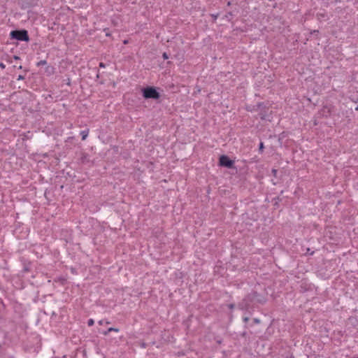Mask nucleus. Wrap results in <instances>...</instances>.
<instances>
[{"label": "nucleus", "mask_w": 358, "mask_h": 358, "mask_svg": "<svg viewBox=\"0 0 358 358\" xmlns=\"http://www.w3.org/2000/svg\"><path fill=\"white\" fill-rule=\"evenodd\" d=\"M109 322H105L104 320H100L99 321V324L102 325L103 324H108Z\"/></svg>", "instance_id": "nucleus-7"}, {"label": "nucleus", "mask_w": 358, "mask_h": 358, "mask_svg": "<svg viewBox=\"0 0 358 358\" xmlns=\"http://www.w3.org/2000/svg\"><path fill=\"white\" fill-rule=\"evenodd\" d=\"M162 56L164 59H167L169 58L168 55L166 52L163 53Z\"/></svg>", "instance_id": "nucleus-9"}, {"label": "nucleus", "mask_w": 358, "mask_h": 358, "mask_svg": "<svg viewBox=\"0 0 358 358\" xmlns=\"http://www.w3.org/2000/svg\"><path fill=\"white\" fill-rule=\"evenodd\" d=\"M23 79H24V76H22V75L18 76V78H17L18 80H23Z\"/></svg>", "instance_id": "nucleus-11"}, {"label": "nucleus", "mask_w": 358, "mask_h": 358, "mask_svg": "<svg viewBox=\"0 0 358 358\" xmlns=\"http://www.w3.org/2000/svg\"><path fill=\"white\" fill-rule=\"evenodd\" d=\"M229 308H234V305H233V304H231V305L229 306Z\"/></svg>", "instance_id": "nucleus-13"}, {"label": "nucleus", "mask_w": 358, "mask_h": 358, "mask_svg": "<svg viewBox=\"0 0 358 358\" xmlns=\"http://www.w3.org/2000/svg\"><path fill=\"white\" fill-rule=\"evenodd\" d=\"M99 67H101V68H105V67H106V65H105L103 62H101V63L99 64Z\"/></svg>", "instance_id": "nucleus-10"}, {"label": "nucleus", "mask_w": 358, "mask_h": 358, "mask_svg": "<svg viewBox=\"0 0 358 358\" xmlns=\"http://www.w3.org/2000/svg\"><path fill=\"white\" fill-rule=\"evenodd\" d=\"M124 44H127V41H124Z\"/></svg>", "instance_id": "nucleus-14"}, {"label": "nucleus", "mask_w": 358, "mask_h": 358, "mask_svg": "<svg viewBox=\"0 0 358 358\" xmlns=\"http://www.w3.org/2000/svg\"><path fill=\"white\" fill-rule=\"evenodd\" d=\"M88 134H89V131L87 129L81 131L80 135L82 136V140H83V141L85 140L87 138V137L88 136Z\"/></svg>", "instance_id": "nucleus-4"}, {"label": "nucleus", "mask_w": 358, "mask_h": 358, "mask_svg": "<svg viewBox=\"0 0 358 358\" xmlns=\"http://www.w3.org/2000/svg\"><path fill=\"white\" fill-rule=\"evenodd\" d=\"M0 67L1 69H4L6 67L5 64L3 63H0Z\"/></svg>", "instance_id": "nucleus-12"}, {"label": "nucleus", "mask_w": 358, "mask_h": 358, "mask_svg": "<svg viewBox=\"0 0 358 358\" xmlns=\"http://www.w3.org/2000/svg\"><path fill=\"white\" fill-rule=\"evenodd\" d=\"M11 37L21 41H28L29 36L27 31L25 30L22 31H13L10 33Z\"/></svg>", "instance_id": "nucleus-1"}, {"label": "nucleus", "mask_w": 358, "mask_h": 358, "mask_svg": "<svg viewBox=\"0 0 358 358\" xmlns=\"http://www.w3.org/2000/svg\"><path fill=\"white\" fill-rule=\"evenodd\" d=\"M94 320H93V319H90V320H88V322H87V324H88V326H90V327L92 326V325L94 324Z\"/></svg>", "instance_id": "nucleus-6"}, {"label": "nucleus", "mask_w": 358, "mask_h": 358, "mask_svg": "<svg viewBox=\"0 0 358 358\" xmlns=\"http://www.w3.org/2000/svg\"><path fill=\"white\" fill-rule=\"evenodd\" d=\"M110 331H115V332H118L119 331V329H117V328H114V327H110L106 331H105L103 333L104 335H107L109 332Z\"/></svg>", "instance_id": "nucleus-5"}, {"label": "nucleus", "mask_w": 358, "mask_h": 358, "mask_svg": "<svg viewBox=\"0 0 358 358\" xmlns=\"http://www.w3.org/2000/svg\"><path fill=\"white\" fill-rule=\"evenodd\" d=\"M233 161H231L227 156L222 155L220 157V164L222 166L231 168L233 166Z\"/></svg>", "instance_id": "nucleus-3"}, {"label": "nucleus", "mask_w": 358, "mask_h": 358, "mask_svg": "<svg viewBox=\"0 0 358 358\" xmlns=\"http://www.w3.org/2000/svg\"><path fill=\"white\" fill-rule=\"evenodd\" d=\"M263 149H264V144H263V143H259V150L262 151Z\"/></svg>", "instance_id": "nucleus-8"}, {"label": "nucleus", "mask_w": 358, "mask_h": 358, "mask_svg": "<svg viewBox=\"0 0 358 358\" xmlns=\"http://www.w3.org/2000/svg\"><path fill=\"white\" fill-rule=\"evenodd\" d=\"M143 96L145 99H157L159 97V94L153 87H146L143 90Z\"/></svg>", "instance_id": "nucleus-2"}]
</instances>
